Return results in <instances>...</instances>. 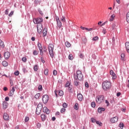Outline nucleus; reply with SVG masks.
Listing matches in <instances>:
<instances>
[{
	"label": "nucleus",
	"instance_id": "nucleus-34",
	"mask_svg": "<svg viewBox=\"0 0 129 129\" xmlns=\"http://www.w3.org/2000/svg\"><path fill=\"white\" fill-rule=\"evenodd\" d=\"M34 3L36 6H38V5H40V4H41V0H35Z\"/></svg>",
	"mask_w": 129,
	"mask_h": 129
},
{
	"label": "nucleus",
	"instance_id": "nucleus-1",
	"mask_svg": "<svg viewBox=\"0 0 129 129\" xmlns=\"http://www.w3.org/2000/svg\"><path fill=\"white\" fill-rule=\"evenodd\" d=\"M74 80H79L80 81H83L84 76L82 74V72L81 71H77L76 74H74Z\"/></svg>",
	"mask_w": 129,
	"mask_h": 129
},
{
	"label": "nucleus",
	"instance_id": "nucleus-33",
	"mask_svg": "<svg viewBox=\"0 0 129 129\" xmlns=\"http://www.w3.org/2000/svg\"><path fill=\"white\" fill-rule=\"evenodd\" d=\"M126 21L127 23H129V12L126 15Z\"/></svg>",
	"mask_w": 129,
	"mask_h": 129
},
{
	"label": "nucleus",
	"instance_id": "nucleus-64",
	"mask_svg": "<svg viewBox=\"0 0 129 129\" xmlns=\"http://www.w3.org/2000/svg\"><path fill=\"white\" fill-rule=\"evenodd\" d=\"M86 31H88V32H90L92 30V28H86Z\"/></svg>",
	"mask_w": 129,
	"mask_h": 129
},
{
	"label": "nucleus",
	"instance_id": "nucleus-7",
	"mask_svg": "<svg viewBox=\"0 0 129 129\" xmlns=\"http://www.w3.org/2000/svg\"><path fill=\"white\" fill-rule=\"evenodd\" d=\"M37 47L39 50L41 56H43L44 55V51H43V47H42V44H41V43L38 42Z\"/></svg>",
	"mask_w": 129,
	"mask_h": 129
},
{
	"label": "nucleus",
	"instance_id": "nucleus-4",
	"mask_svg": "<svg viewBox=\"0 0 129 129\" xmlns=\"http://www.w3.org/2000/svg\"><path fill=\"white\" fill-rule=\"evenodd\" d=\"M104 101V95H98L96 97V102L98 104H101Z\"/></svg>",
	"mask_w": 129,
	"mask_h": 129
},
{
	"label": "nucleus",
	"instance_id": "nucleus-50",
	"mask_svg": "<svg viewBox=\"0 0 129 129\" xmlns=\"http://www.w3.org/2000/svg\"><path fill=\"white\" fill-rule=\"evenodd\" d=\"M79 56L81 58V59H83V58H84V55L81 53L79 54Z\"/></svg>",
	"mask_w": 129,
	"mask_h": 129
},
{
	"label": "nucleus",
	"instance_id": "nucleus-42",
	"mask_svg": "<svg viewBox=\"0 0 129 129\" xmlns=\"http://www.w3.org/2000/svg\"><path fill=\"white\" fill-rule=\"evenodd\" d=\"M38 90H39V91H42V90H43V87L42 86V85H39L38 86Z\"/></svg>",
	"mask_w": 129,
	"mask_h": 129
},
{
	"label": "nucleus",
	"instance_id": "nucleus-2",
	"mask_svg": "<svg viewBox=\"0 0 129 129\" xmlns=\"http://www.w3.org/2000/svg\"><path fill=\"white\" fill-rule=\"evenodd\" d=\"M102 87L104 91H107V90H109L111 87V83L110 81H104L102 83Z\"/></svg>",
	"mask_w": 129,
	"mask_h": 129
},
{
	"label": "nucleus",
	"instance_id": "nucleus-36",
	"mask_svg": "<svg viewBox=\"0 0 129 129\" xmlns=\"http://www.w3.org/2000/svg\"><path fill=\"white\" fill-rule=\"evenodd\" d=\"M49 72V70H48V69H46L45 70H44V75H46V76H48V73Z\"/></svg>",
	"mask_w": 129,
	"mask_h": 129
},
{
	"label": "nucleus",
	"instance_id": "nucleus-13",
	"mask_svg": "<svg viewBox=\"0 0 129 129\" xmlns=\"http://www.w3.org/2000/svg\"><path fill=\"white\" fill-rule=\"evenodd\" d=\"M110 75H111V76H112V79L113 80H115L116 79V75L115 74V73H114V72H113V71H112V70H111L110 71Z\"/></svg>",
	"mask_w": 129,
	"mask_h": 129
},
{
	"label": "nucleus",
	"instance_id": "nucleus-23",
	"mask_svg": "<svg viewBox=\"0 0 129 129\" xmlns=\"http://www.w3.org/2000/svg\"><path fill=\"white\" fill-rule=\"evenodd\" d=\"M79 104H78V103H76L74 106V109H75L76 110H78V109H79Z\"/></svg>",
	"mask_w": 129,
	"mask_h": 129
},
{
	"label": "nucleus",
	"instance_id": "nucleus-30",
	"mask_svg": "<svg viewBox=\"0 0 129 129\" xmlns=\"http://www.w3.org/2000/svg\"><path fill=\"white\" fill-rule=\"evenodd\" d=\"M114 18H115V15L114 14H112L111 16V17H110V18L109 19L110 22H112V21H113Z\"/></svg>",
	"mask_w": 129,
	"mask_h": 129
},
{
	"label": "nucleus",
	"instance_id": "nucleus-62",
	"mask_svg": "<svg viewBox=\"0 0 129 129\" xmlns=\"http://www.w3.org/2000/svg\"><path fill=\"white\" fill-rule=\"evenodd\" d=\"M41 61L42 63H45V61L44 60V57H43V56L41 57Z\"/></svg>",
	"mask_w": 129,
	"mask_h": 129
},
{
	"label": "nucleus",
	"instance_id": "nucleus-59",
	"mask_svg": "<svg viewBox=\"0 0 129 129\" xmlns=\"http://www.w3.org/2000/svg\"><path fill=\"white\" fill-rule=\"evenodd\" d=\"M22 71L24 73H26V72H27V69H26V68H23L22 69Z\"/></svg>",
	"mask_w": 129,
	"mask_h": 129
},
{
	"label": "nucleus",
	"instance_id": "nucleus-60",
	"mask_svg": "<svg viewBox=\"0 0 129 129\" xmlns=\"http://www.w3.org/2000/svg\"><path fill=\"white\" fill-rule=\"evenodd\" d=\"M9 96H13L14 95V93L12 92V91H10V94H9Z\"/></svg>",
	"mask_w": 129,
	"mask_h": 129
},
{
	"label": "nucleus",
	"instance_id": "nucleus-55",
	"mask_svg": "<svg viewBox=\"0 0 129 129\" xmlns=\"http://www.w3.org/2000/svg\"><path fill=\"white\" fill-rule=\"evenodd\" d=\"M62 106L63 108H66V107H67V104L66 103H63L62 104Z\"/></svg>",
	"mask_w": 129,
	"mask_h": 129
},
{
	"label": "nucleus",
	"instance_id": "nucleus-45",
	"mask_svg": "<svg viewBox=\"0 0 129 129\" xmlns=\"http://www.w3.org/2000/svg\"><path fill=\"white\" fill-rule=\"evenodd\" d=\"M68 90L70 93H72V92H73V91L72 90V88L71 87H69Z\"/></svg>",
	"mask_w": 129,
	"mask_h": 129
},
{
	"label": "nucleus",
	"instance_id": "nucleus-49",
	"mask_svg": "<svg viewBox=\"0 0 129 129\" xmlns=\"http://www.w3.org/2000/svg\"><path fill=\"white\" fill-rule=\"evenodd\" d=\"M96 123H97V124H98L100 126H101V125H102V123H101V122H99V121H96Z\"/></svg>",
	"mask_w": 129,
	"mask_h": 129
},
{
	"label": "nucleus",
	"instance_id": "nucleus-28",
	"mask_svg": "<svg viewBox=\"0 0 129 129\" xmlns=\"http://www.w3.org/2000/svg\"><path fill=\"white\" fill-rule=\"evenodd\" d=\"M38 69H39V66L38 64H36L33 67L34 71H38Z\"/></svg>",
	"mask_w": 129,
	"mask_h": 129
},
{
	"label": "nucleus",
	"instance_id": "nucleus-31",
	"mask_svg": "<svg viewBox=\"0 0 129 129\" xmlns=\"http://www.w3.org/2000/svg\"><path fill=\"white\" fill-rule=\"evenodd\" d=\"M77 80H75L74 81L75 86H78L79 85V82H78Z\"/></svg>",
	"mask_w": 129,
	"mask_h": 129
},
{
	"label": "nucleus",
	"instance_id": "nucleus-22",
	"mask_svg": "<svg viewBox=\"0 0 129 129\" xmlns=\"http://www.w3.org/2000/svg\"><path fill=\"white\" fill-rule=\"evenodd\" d=\"M125 48L127 53H129V42H126L125 43Z\"/></svg>",
	"mask_w": 129,
	"mask_h": 129
},
{
	"label": "nucleus",
	"instance_id": "nucleus-26",
	"mask_svg": "<svg viewBox=\"0 0 129 129\" xmlns=\"http://www.w3.org/2000/svg\"><path fill=\"white\" fill-rule=\"evenodd\" d=\"M0 47L1 48H5V43H4V41L2 39H0Z\"/></svg>",
	"mask_w": 129,
	"mask_h": 129
},
{
	"label": "nucleus",
	"instance_id": "nucleus-53",
	"mask_svg": "<svg viewBox=\"0 0 129 129\" xmlns=\"http://www.w3.org/2000/svg\"><path fill=\"white\" fill-rule=\"evenodd\" d=\"M66 110V109H65V108H61L60 109V112L61 113H64V112H65V111Z\"/></svg>",
	"mask_w": 129,
	"mask_h": 129
},
{
	"label": "nucleus",
	"instance_id": "nucleus-41",
	"mask_svg": "<svg viewBox=\"0 0 129 129\" xmlns=\"http://www.w3.org/2000/svg\"><path fill=\"white\" fill-rule=\"evenodd\" d=\"M119 126L120 127V128L122 129L123 128V127L124 126V124H123V123H120L119 124Z\"/></svg>",
	"mask_w": 129,
	"mask_h": 129
},
{
	"label": "nucleus",
	"instance_id": "nucleus-57",
	"mask_svg": "<svg viewBox=\"0 0 129 129\" xmlns=\"http://www.w3.org/2000/svg\"><path fill=\"white\" fill-rule=\"evenodd\" d=\"M22 60L23 62H27V58H26V57H23L22 58Z\"/></svg>",
	"mask_w": 129,
	"mask_h": 129
},
{
	"label": "nucleus",
	"instance_id": "nucleus-58",
	"mask_svg": "<svg viewBox=\"0 0 129 129\" xmlns=\"http://www.w3.org/2000/svg\"><path fill=\"white\" fill-rule=\"evenodd\" d=\"M14 15V11H11V13L9 14V17H12Z\"/></svg>",
	"mask_w": 129,
	"mask_h": 129
},
{
	"label": "nucleus",
	"instance_id": "nucleus-32",
	"mask_svg": "<svg viewBox=\"0 0 129 129\" xmlns=\"http://www.w3.org/2000/svg\"><path fill=\"white\" fill-rule=\"evenodd\" d=\"M38 13H39L40 16H44V13H43V11H42V10L40 8L38 9Z\"/></svg>",
	"mask_w": 129,
	"mask_h": 129
},
{
	"label": "nucleus",
	"instance_id": "nucleus-47",
	"mask_svg": "<svg viewBox=\"0 0 129 129\" xmlns=\"http://www.w3.org/2000/svg\"><path fill=\"white\" fill-rule=\"evenodd\" d=\"M99 38L98 36H95L92 38L93 41H97L98 40Z\"/></svg>",
	"mask_w": 129,
	"mask_h": 129
},
{
	"label": "nucleus",
	"instance_id": "nucleus-14",
	"mask_svg": "<svg viewBox=\"0 0 129 129\" xmlns=\"http://www.w3.org/2000/svg\"><path fill=\"white\" fill-rule=\"evenodd\" d=\"M37 32L39 34H41L42 33V31H43V25H41L40 26H37Z\"/></svg>",
	"mask_w": 129,
	"mask_h": 129
},
{
	"label": "nucleus",
	"instance_id": "nucleus-54",
	"mask_svg": "<svg viewBox=\"0 0 129 129\" xmlns=\"http://www.w3.org/2000/svg\"><path fill=\"white\" fill-rule=\"evenodd\" d=\"M85 87H87V88H89V85L88 84V82H86L85 84Z\"/></svg>",
	"mask_w": 129,
	"mask_h": 129
},
{
	"label": "nucleus",
	"instance_id": "nucleus-27",
	"mask_svg": "<svg viewBox=\"0 0 129 129\" xmlns=\"http://www.w3.org/2000/svg\"><path fill=\"white\" fill-rule=\"evenodd\" d=\"M65 45L67 48H70V47H71V44L68 41L65 42Z\"/></svg>",
	"mask_w": 129,
	"mask_h": 129
},
{
	"label": "nucleus",
	"instance_id": "nucleus-37",
	"mask_svg": "<svg viewBox=\"0 0 129 129\" xmlns=\"http://www.w3.org/2000/svg\"><path fill=\"white\" fill-rule=\"evenodd\" d=\"M61 20L62 23H66V19L64 16H62V17L61 18Z\"/></svg>",
	"mask_w": 129,
	"mask_h": 129
},
{
	"label": "nucleus",
	"instance_id": "nucleus-52",
	"mask_svg": "<svg viewBox=\"0 0 129 129\" xmlns=\"http://www.w3.org/2000/svg\"><path fill=\"white\" fill-rule=\"evenodd\" d=\"M116 27V25L115 23H113L112 25V30H114V29H115Z\"/></svg>",
	"mask_w": 129,
	"mask_h": 129
},
{
	"label": "nucleus",
	"instance_id": "nucleus-38",
	"mask_svg": "<svg viewBox=\"0 0 129 129\" xmlns=\"http://www.w3.org/2000/svg\"><path fill=\"white\" fill-rule=\"evenodd\" d=\"M124 53H121V60H122V61H124Z\"/></svg>",
	"mask_w": 129,
	"mask_h": 129
},
{
	"label": "nucleus",
	"instance_id": "nucleus-9",
	"mask_svg": "<svg viewBox=\"0 0 129 129\" xmlns=\"http://www.w3.org/2000/svg\"><path fill=\"white\" fill-rule=\"evenodd\" d=\"M33 23L35 24H40V23H42L43 22V18H34L33 20Z\"/></svg>",
	"mask_w": 129,
	"mask_h": 129
},
{
	"label": "nucleus",
	"instance_id": "nucleus-61",
	"mask_svg": "<svg viewBox=\"0 0 129 129\" xmlns=\"http://www.w3.org/2000/svg\"><path fill=\"white\" fill-rule=\"evenodd\" d=\"M43 49H44V50H43V52H46L47 51V47L46 46H43Z\"/></svg>",
	"mask_w": 129,
	"mask_h": 129
},
{
	"label": "nucleus",
	"instance_id": "nucleus-18",
	"mask_svg": "<svg viewBox=\"0 0 129 129\" xmlns=\"http://www.w3.org/2000/svg\"><path fill=\"white\" fill-rule=\"evenodd\" d=\"M43 112H45L46 114H50V110L47 108V107H44L43 109Z\"/></svg>",
	"mask_w": 129,
	"mask_h": 129
},
{
	"label": "nucleus",
	"instance_id": "nucleus-16",
	"mask_svg": "<svg viewBox=\"0 0 129 129\" xmlns=\"http://www.w3.org/2000/svg\"><path fill=\"white\" fill-rule=\"evenodd\" d=\"M3 117L5 120H9L10 119V116L7 113H4Z\"/></svg>",
	"mask_w": 129,
	"mask_h": 129
},
{
	"label": "nucleus",
	"instance_id": "nucleus-3",
	"mask_svg": "<svg viewBox=\"0 0 129 129\" xmlns=\"http://www.w3.org/2000/svg\"><path fill=\"white\" fill-rule=\"evenodd\" d=\"M49 54L51 58H54V45L50 43L48 47Z\"/></svg>",
	"mask_w": 129,
	"mask_h": 129
},
{
	"label": "nucleus",
	"instance_id": "nucleus-20",
	"mask_svg": "<svg viewBox=\"0 0 129 129\" xmlns=\"http://www.w3.org/2000/svg\"><path fill=\"white\" fill-rule=\"evenodd\" d=\"M41 118L42 121H45L47 119V116L44 114L41 115Z\"/></svg>",
	"mask_w": 129,
	"mask_h": 129
},
{
	"label": "nucleus",
	"instance_id": "nucleus-35",
	"mask_svg": "<svg viewBox=\"0 0 129 129\" xmlns=\"http://www.w3.org/2000/svg\"><path fill=\"white\" fill-rule=\"evenodd\" d=\"M71 83H70V82L68 81L67 82L66 85H65V87H69L70 85H71Z\"/></svg>",
	"mask_w": 129,
	"mask_h": 129
},
{
	"label": "nucleus",
	"instance_id": "nucleus-43",
	"mask_svg": "<svg viewBox=\"0 0 129 129\" xmlns=\"http://www.w3.org/2000/svg\"><path fill=\"white\" fill-rule=\"evenodd\" d=\"M28 120H30V118L29 117V116H26L25 118V122H28Z\"/></svg>",
	"mask_w": 129,
	"mask_h": 129
},
{
	"label": "nucleus",
	"instance_id": "nucleus-11",
	"mask_svg": "<svg viewBox=\"0 0 129 129\" xmlns=\"http://www.w3.org/2000/svg\"><path fill=\"white\" fill-rule=\"evenodd\" d=\"M47 33H48V29L45 27L42 30V37L43 38H45L46 36H47Z\"/></svg>",
	"mask_w": 129,
	"mask_h": 129
},
{
	"label": "nucleus",
	"instance_id": "nucleus-5",
	"mask_svg": "<svg viewBox=\"0 0 129 129\" xmlns=\"http://www.w3.org/2000/svg\"><path fill=\"white\" fill-rule=\"evenodd\" d=\"M54 93L56 97H59V96H63V95H64V92H63V91L61 90H55L54 91Z\"/></svg>",
	"mask_w": 129,
	"mask_h": 129
},
{
	"label": "nucleus",
	"instance_id": "nucleus-24",
	"mask_svg": "<svg viewBox=\"0 0 129 129\" xmlns=\"http://www.w3.org/2000/svg\"><path fill=\"white\" fill-rule=\"evenodd\" d=\"M2 65L4 66V67H8L9 63H8L7 61H3L2 62Z\"/></svg>",
	"mask_w": 129,
	"mask_h": 129
},
{
	"label": "nucleus",
	"instance_id": "nucleus-10",
	"mask_svg": "<svg viewBox=\"0 0 129 129\" xmlns=\"http://www.w3.org/2000/svg\"><path fill=\"white\" fill-rule=\"evenodd\" d=\"M118 120V117L116 116L115 117H112L110 118V121L111 123H115Z\"/></svg>",
	"mask_w": 129,
	"mask_h": 129
},
{
	"label": "nucleus",
	"instance_id": "nucleus-51",
	"mask_svg": "<svg viewBox=\"0 0 129 129\" xmlns=\"http://www.w3.org/2000/svg\"><path fill=\"white\" fill-rule=\"evenodd\" d=\"M53 75H54V76H56V75H57V71L55 70H54L53 71Z\"/></svg>",
	"mask_w": 129,
	"mask_h": 129
},
{
	"label": "nucleus",
	"instance_id": "nucleus-39",
	"mask_svg": "<svg viewBox=\"0 0 129 129\" xmlns=\"http://www.w3.org/2000/svg\"><path fill=\"white\" fill-rule=\"evenodd\" d=\"M91 105L92 107L94 108V107H95V106H96V104H95V102H92L91 103Z\"/></svg>",
	"mask_w": 129,
	"mask_h": 129
},
{
	"label": "nucleus",
	"instance_id": "nucleus-56",
	"mask_svg": "<svg viewBox=\"0 0 129 129\" xmlns=\"http://www.w3.org/2000/svg\"><path fill=\"white\" fill-rule=\"evenodd\" d=\"M105 103L107 104L106 106H109V102L107 100H105Z\"/></svg>",
	"mask_w": 129,
	"mask_h": 129
},
{
	"label": "nucleus",
	"instance_id": "nucleus-17",
	"mask_svg": "<svg viewBox=\"0 0 129 129\" xmlns=\"http://www.w3.org/2000/svg\"><path fill=\"white\" fill-rule=\"evenodd\" d=\"M77 98L79 101H82L83 99V95L81 93H79L77 95Z\"/></svg>",
	"mask_w": 129,
	"mask_h": 129
},
{
	"label": "nucleus",
	"instance_id": "nucleus-15",
	"mask_svg": "<svg viewBox=\"0 0 129 129\" xmlns=\"http://www.w3.org/2000/svg\"><path fill=\"white\" fill-rule=\"evenodd\" d=\"M9 106V104L6 101H4L3 103V109H7Z\"/></svg>",
	"mask_w": 129,
	"mask_h": 129
},
{
	"label": "nucleus",
	"instance_id": "nucleus-40",
	"mask_svg": "<svg viewBox=\"0 0 129 129\" xmlns=\"http://www.w3.org/2000/svg\"><path fill=\"white\" fill-rule=\"evenodd\" d=\"M38 54H39V52L38 51L36 50L33 51V55H34V56H37Z\"/></svg>",
	"mask_w": 129,
	"mask_h": 129
},
{
	"label": "nucleus",
	"instance_id": "nucleus-29",
	"mask_svg": "<svg viewBox=\"0 0 129 129\" xmlns=\"http://www.w3.org/2000/svg\"><path fill=\"white\" fill-rule=\"evenodd\" d=\"M37 108H39L40 109H42V108H43V104H42V103H39L38 104V105L37 106Z\"/></svg>",
	"mask_w": 129,
	"mask_h": 129
},
{
	"label": "nucleus",
	"instance_id": "nucleus-48",
	"mask_svg": "<svg viewBox=\"0 0 129 129\" xmlns=\"http://www.w3.org/2000/svg\"><path fill=\"white\" fill-rule=\"evenodd\" d=\"M20 74V72H19V71H17L16 72H14V75L16 76H18V75Z\"/></svg>",
	"mask_w": 129,
	"mask_h": 129
},
{
	"label": "nucleus",
	"instance_id": "nucleus-6",
	"mask_svg": "<svg viewBox=\"0 0 129 129\" xmlns=\"http://www.w3.org/2000/svg\"><path fill=\"white\" fill-rule=\"evenodd\" d=\"M55 19L56 20L57 26L58 29H61L62 27V22H61V21H60V19H59L58 16H56Z\"/></svg>",
	"mask_w": 129,
	"mask_h": 129
},
{
	"label": "nucleus",
	"instance_id": "nucleus-44",
	"mask_svg": "<svg viewBox=\"0 0 129 129\" xmlns=\"http://www.w3.org/2000/svg\"><path fill=\"white\" fill-rule=\"evenodd\" d=\"M91 121L93 123L96 122V119L94 117H92L91 118Z\"/></svg>",
	"mask_w": 129,
	"mask_h": 129
},
{
	"label": "nucleus",
	"instance_id": "nucleus-8",
	"mask_svg": "<svg viewBox=\"0 0 129 129\" xmlns=\"http://www.w3.org/2000/svg\"><path fill=\"white\" fill-rule=\"evenodd\" d=\"M42 102L44 104H46L49 100V96L48 95H44L42 98Z\"/></svg>",
	"mask_w": 129,
	"mask_h": 129
},
{
	"label": "nucleus",
	"instance_id": "nucleus-21",
	"mask_svg": "<svg viewBox=\"0 0 129 129\" xmlns=\"http://www.w3.org/2000/svg\"><path fill=\"white\" fill-rule=\"evenodd\" d=\"M42 111V109H40L39 108H36V114H37V115H39V114H41V112Z\"/></svg>",
	"mask_w": 129,
	"mask_h": 129
},
{
	"label": "nucleus",
	"instance_id": "nucleus-12",
	"mask_svg": "<svg viewBox=\"0 0 129 129\" xmlns=\"http://www.w3.org/2000/svg\"><path fill=\"white\" fill-rule=\"evenodd\" d=\"M10 57H11V53H10V52L6 51L4 53L5 59H6L7 60H8V59H9Z\"/></svg>",
	"mask_w": 129,
	"mask_h": 129
},
{
	"label": "nucleus",
	"instance_id": "nucleus-25",
	"mask_svg": "<svg viewBox=\"0 0 129 129\" xmlns=\"http://www.w3.org/2000/svg\"><path fill=\"white\" fill-rule=\"evenodd\" d=\"M40 96H41V94L40 93H38L35 95L34 97L35 99H39Z\"/></svg>",
	"mask_w": 129,
	"mask_h": 129
},
{
	"label": "nucleus",
	"instance_id": "nucleus-19",
	"mask_svg": "<svg viewBox=\"0 0 129 129\" xmlns=\"http://www.w3.org/2000/svg\"><path fill=\"white\" fill-rule=\"evenodd\" d=\"M102 111H105V108L99 107L98 108V112H99V113H102Z\"/></svg>",
	"mask_w": 129,
	"mask_h": 129
},
{
	"label": "nucleus",
	"instance_id": "nucleus-46",
	"mask_svg": "<svg viewBox=\"0 0 129 129\" xmlns=\"http://www.w3.org/2000/svg\"><path fill=\"white\" fill-rule=\"evenodd\" d=\"M69 59L70 60H73V55H72V54H69Z\"/></svg>",
	"mask_w": 129,
	"mask_h": 129
},
{
	"label": "nucleus",
	"instance_id": "nucleus-63",
	"mask_svg": "<svg viewBox=\"0 0 129 129\" xmlns=\"http://www.w3.org/2000/svg\"><path fill=\"white\" fill-rule=\"evenodd\" d=\"M102 33H103V34H106V29H103Z\"/></svg>",
	"mask_w": 129,
	"mask_h": 129
}]
</instances>
